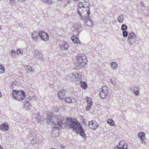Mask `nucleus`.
<instances>
[{
	"label": "nucleus",
	"mask_w": 149,
	"mask_h": 149,
	"mask_svg": "<svg viewBox=\"0 0 149 149\" xmlns=\"http://www.w3.org/2000/svg\"><path fill=\"white\" fill-rule=\"evenodd\" d=\"M66 102L68 103H71L75 101V100L74 98L72 97H67L65 100Z\"/></svg>",
	"instance_id": "13"
},
{
	"label": "nucleus",
	"mask_w": 149,
	"mask_h": 149,
	"mask_svg": "<svg viewBox=\"0 0 149 149\" xmlns=\"http://www.w3.org/2000/svg\"><path fill=\"white\" fill-rule=\"evenodd\" d=\"M5 71L4 67L1 65H0V74L3 73Z\"/></svg>",
	"instance_id": "22"
},
{
	"label": "nucleus",
	"mask_w": 149,
	"mask_h": 149,
	"mask_svg": "<svg viewBox=\"0 0 149 149\" xmlns=\"http://www.w3.org/2000/svg\"><path fill=\"white\" fill-rule=\"evenodd\" d=\"M12 53H13V52H14V54H15V51H11Z\"/></svg>",
	"instance_id": "35"
},
{
	"label": "nucleus",
	"mask_w": 149,
	"mask_h": 149,
	"mask_svg": "<svg viewBox=\"0 0 149 149\" xmlns=\"http://www.w3.org/2000/svg\"><path fill=\"white\" fill-rule=\"evenodd\" d=\"M12 94L13 97L19 101L24 100L26 95L25 92L22 90H13Z\"/></svg>",
	"instance_id": "4"
},
{
	"label": "nucleus",
	"mask_w": 149,
	"mask_h": 149,
	"mask_svg": "<svg viewBox=\"0 0 149 149\" xmlns=\"http://www.w3.org/2000/svg\"><path fill=\"white\" fill-rule=\"evenodd\" d=\"M57 0L58 1H61L62 0Z\"/></svg>",
	"instance_id": "39"
},
{
	"label": "nucleus",
	"mask_w": 149,
	"mask_h": 149,
	"mask_svg": "<svg viewBox=\"0 0 149 149\" xmlns=\"http://www.w3.org/2000/svg\"><path fill=\"white\" fill-rule=\"evenodd\" d=\"M81 118H82V122H83L84 123H86V122L85 119H84L82 117H81Z\"/></svg>",
	"instance_id": "31"
},
{
	"label": "nucleus",
	"mask_w": 149,
	"mask_h": 149,
	"mask_svg": "<svg viewBox=\"0 0 149 149\" xmlns=\"http://www.w3.org/2000/svg\"><path fill=\"white\" fill-rule=\"evenodd\" d=\"M71 39L73 42L75 44H79L81 43L78 38L75 36H73L72 37Z\"/></svg>",
	"instance_id": "11"
},
{
	"label": "nucleus",
	"mask_w": 149,
	"mask_h": 149,
	"mask_svg": "<svg viewBox=\"0 0 149 149\" xmlns=\"http://www.w3.org/2000/svg\"><path fill=\"white\" fill-rule=\"evenodd\" d=\"M61 47L64 49H67L68 48V46L67 44L64 42Z\"/></svg>",
	"instance_id": "20"
},
{
	"label": "nucleus",
	"mask_w": 149,
	"mask_h": 149,
	"mask_svg": "<svg viewBox=\"0 0 149 149\" xmlns=\"http://www.w3.org/2000/svg\"><path fill=\"white\" fill-rule=\"evenodd\" d=\"M111 67L113 69H116L117 67V65L116 62H112L111 63Z\"/></svg>",
	"instance_id": "21"
},
{
	"label": "nucleus",
	"mask_w": 149,
	"mask_h": 149,
	"mask_svg": "<svg viewBox=\"0 0 149 149\" xmlns=\"http://www.w3.org/2000/svg\"><path fill=\"white\" fill-rule=\"evenodd\" d=\"M0 129L3 131H6L8 130L9 127L8 124L3 123L1 125Z\"/></svg>",
	"instance_id": "10"
},
{
	"label": "nucleus",
	"mask_w": 149,
	"mask_h": 149,
	"mask_svg": "<svg viewBox=\"0 0 149 149\" xmlns=\"http://www.w3.org/2000/svg\"><path fill=\"white\" fill-rule=\"evenodd\" d=\"M81 86L84 89H86L87 88V85L86 82L85 81L81 82Z\"/></svg>",
	"instance_id": "15"
},
{
	"label": "nucleus",
	"mask_w": 149,
	"mask_h": 149,
	"mask_svg": "<svg viewBox=\"0 0 149 149\" xmlns=\"http://www.w3.org/2000/svg\"><path fill=\"white\" fill-rule=\"evenodd\" d=\"M85 4L80 2L78 6L77 13L82 19L89 17L91 12L89 6L85 7Z\"/></svg>",
	"instance_id": "2"
},
{
	"label": "nucleus",
	"mask_w": 149,
	"mask_h": 149,
	"mask_svg": "<svg viewBox=\"0 0 149 149\" xmlns=\"http://www.w3.org/2000/svg\"><path fill=\"white\" fill-rule=\"evenodd\" d=\"M58 96L60 99L63 100L65 97V91L61 90L58 93Z\"/></svg>",
	"instance_id": "9"
},
{
	"label": "nucleus",
	"mask_w": 149,
	"mask_h": 149,
	"mask_svg": "<svg viewBox=\"0 0 149 149\" xmlns=\"http://www.w3.org/2000/svg\"><path fill=\"white\" fill-rule=\"evenodd\" d=\"M39 36L41 39L44 41H47L49 39V36L48 34L43 31H39Z\"/></svg>",
	"instance_id": "7"
},
{
	"label": "nucleus",
	"mask_w": 149,
	"mask_h": 149,
	"mask_svg": "<svg viewBox=\"0 0 149 149\" xmlns=\"http://www.w3.org/2000/svg\"><path fill=\"white\" fill-rule=\"evenodd\" d=\"M0 149H3L2 147L1 146H0Z\"/></svg>",
	"instance_id": "37"
},
{
	"label": "nucleus",
	"mask_w": 149,
	"mask_h": 149,
	"mask_svg": "<svg viewBox=\"0 0 149 149\" xmlns=\"http://www.w3.org/2000/svg\"><path fill=\"white\" fill-rule=\"evenodd\" d=\"M145 134L143 132H141L139 134V136L140 138V139L142 142H143L145 139Z\"/></svg>",
	"instance_id": "12"
},
{
	"label": "nucleus",
	"mask_w": 149,
	"mask_h": 149,
	"mask_svg": "<svg viewBox=\"0 0 149 149\" xmlns=\"http://www.w3.org/2000/svg\"><path fill=\"white\" fill-rule=\"evenodd\" d=\"M74 1H78V0H73Z\"/></svg>",
	"instance_id": "38"
},
{
	"label": "nucleus",
	"mask_w": 149,
	"mask_h": 149,
	"mask_svg": "<svg viewBox=\"0 0 149 149\" xmlns=\"http://www.w3.org/2000/svg\"><path fill=\"white\" fill-rule=\"evenodd\" d=\"M19 0V1H20V2L24 1H25V0Z\"/></svg>",
	"instance_id": "34"
},
{
	"label": "nucleus",
	"mask_w": 149,
	"mask_h": 149,
	"mask_svg": "<svg viewBox=\"0 0 149 149\" xmlns=\"http://www.w3.org/2000/svg\"><path fill=\"white\" fill-rule=\"evenodd\" d=\"M107 123L110 125L112 126H115V124L113 120L111 119H109L107 120Z\"/></svg>",
	"instance_id": "17"
},
{
	"label": "nucleus",
	"mask_w": 149,
	"mask_h": 149,
	"mask_svg": "<svg viewBox=\"0 0 149 149\" xmlns=\"http://www.w3.org/2000/svg\"><path fill=\"white\" fill-rule=\"evenodd\" d=\"M135 35L133 33H130L128 36V41L131 42V40L134 38Z\"/></svg>",
	"instance_id": "14"
},
{
	"label": "nucleus",
	"mask_w": 149,
	"mask_h": 149,
	"mask_svg": "<svg viewBox=\"0 0 149 149\" xmlns=\"http://www.w3.org/2000/svg\"><path fill=\"white\" fill-rule=\"evenodd\" d=\"M139 91H134V93L136 94V95H137L139 94Z\"/></svg>",
	"instance_id": "30"
},
{
	"label": "nucleus",
	"mask_w": 149,
	"mask_h": 149,
	"mask_svg": "<svg viewBox=\"0 0 149 149\" xmlns=\"http://www.w3.org/2000/svg\"><path fill=\"white\" fill-rule=\"evenodd\" d=\"M123 36L124 37H127L128 35L127 32L125 31H123Z\"/></svg>",
	"instance_id": "26"
},
{
	"label": "nucleus",
	"mask_w": 149,
	"mask_h": 149,
	"mask_svg": "<svg viewBox=\"0 0 149 149\" xmlns=\"http://www.w3.org/2000/svg\"><path fill=\"white\" fill-rule=\"evenodd\" d=\"M1 29V26H0V29Z\"/></svg>",
	"instance_id": "40"
},
{
	"label": "nucleus",
	"mask_w": 149,
	"mask_h": 149,
	"mask_svg": "<svg viewBox=\"0 0 149 149\" xmlns=\"http://www.w3.org/2000/svg\"><path fill=\"white\" fill-rule=\"evenodd\" d=\"M75 79L77 81H81V77L78 74H77L75 75Z\"/></svg>",
	"instance_id": "18"
},
{
	"label": "nucleus",
	"mask_w": 149,
	"mask_h": 149,
	"mask_svg": "<svg viewBox=\"0 0 149 149\" xmlns=\"http://www.w3.org/2000/svg\"><path fill=\"white\" fill-rule=\"evenodd\" d=\"M1 93L0 92V97L1 96Z\"/></svg>",
	"instance_id": "36"
},
{
	"label": "nucleus",
	"mask_w": 149,
	"mask_h": 149,
	"mask_svg": "<svg viewBox=\"0 0 149 149\" xmlns=\"http://www.w3.org/2000/svg\"><path fill=\"white\" fill-rule=\"evenodd\" d=\"M52 116H49V118H47V122H51V120H52Z\"/></svg>",
	"instance_id": "28"
},
{
	"label": "nucleus",
	"mask_w": 149,
	"mask_h": 149,
	"mask_svg": "<svg viewBox=\"0 0 149 149\" xmlns=\"http://www.w3.org/2000/svg\"><path fill=\"white\" fill-rule=\"evenodd\" d=\"M100 96L101 98L104 99L105 98L108 93L107 88L106 86H103L100 89Z\"/></svg>",
	"instance_id": "5"
},
{
	"label": "nucleus",
	"mask_w": 149,
	"mask_h": 149,
	"mask_svg": "<svg viewBox=\"0 0 149 149\" xmlns=\"http://www.w3.org/2000/svg\"><path fill=\"white\" fill-rule=\"evenodd\" d=\"M53 120L52 126L55 128L59 130L63 125H65V124L66 126L73 129L77 133L80 134L82 137H84L86 136L82 125L75 118L70 117L64 119L62 116H58L53 118Z\"/></svg>",
	"instance_id": "1"
},
{
	"label": "nucleus",
	"mask_w": 149,
	"mask_h": 149,
	"mask_svg": "<svg viewBox=\"0 0 149 149\" xmlns=\"http://www.w3.org/2000/svg\"><path fill=\"white\" fill-rule=\"evenodd\" d=\"M38 33L36 31L33 32L32 35V37L33 40H36L38 36Z\"/></svg>",
	"instance_id": "16"
},
{
	"label": "nucleus",
	"mask_w": 149,
	"mask_h": 149,
	"mask_svg": "<svg viewBox=\"0 0 149 149\" xmlns=\"http://www.w3.org/2000/svg\"><path fill=\"white\" fill-rule=\"evenodd\" d=\"M10 3H13L15 1V0H10Z\"/></svg>",
	"instance_id": "32"
},
{
	"label": "nucleus",
	"mask_w": 149,
	"mask_h": 149,
	"mask_svg": "<svg viewBox=\"0 0 149 149\" xmlns=\"http://www.w3.org/2000/svg\"><path fill=\"white\" fill-rule=\"evenodd\" d=\"M118 21L120 23H122L123 20V18L122 16H119L118 18Z\"/></svg>",
	"instance_id": "23"
},
{
	"label": "nucleus",
	"mask_w": 149,
	"mask_h": 149,
	"mask_svg": "<svg viewBox=\"0 0 149 149\" xmlns=\"http://www.w3.org/2000/svg\"><path fill=\"white\" fill-rule=\"evenodd\" d=\"M114 149H127V145L124 141H120L117 146Z\"/></svg>",
	"instance_id": "6"
},
{
	"label": "nucleus",
	"mask_w": 149,
	"mask_h": 149,
	"mask_svg": "<svg viewBox=\"0 0 149 149\" xmlns=\"http://www.w3.org/2000/svg\"><path fill=\"white\" fill-rule=\"evenodd\" d=\"M88 125L90 128L93 130L96 129L98 127V126L97 123L93 120H92L89 122Z\"/></svg>",
	"instance_id": "8"
},
{
	"label": "nucleus",
	"mask_w": 149,
	"mask_h": 149,
	"mask_svg": "<svg viewBox=\"0 0 149 149\" xmlns=\"http://www.w3.org/2000/svg\"><path fill=\"white\" fill-rule=\"evenodd\" d=\"M87 62L86 57L84 54H79L77 56L75 63L79 68L84 67L86 64Z\"/></svg>",
	"instance_id": "3"
},
{
	"label": "nucleus",
	"mask_w": 149,
	"mask_h": 149,
	"mask_svg": "<svg viewBox=\"0 0 149 149\" xmlns=\"http://www.w3.org/2000/svg\"><path fill=\"white\" fill-rule=\"evenodd\" d=\"M17 54H20L21 53V51L20 49H18L17 51Z\"/></svg>",
	"instance_id": "29"
},
{
	"label": "nucleus",
	"mask_w": 149,
	"mask_h": 149,
	"mask_svg": "<svg viewBox=\"0 0 149 149\" xmlns=\"http://www.w3.org/2000/svg\"><path fill=\"white\" fill-rule=\"evenodd\" d=\"M44 2L48 4H51L52 3V1L51 0H42Z\"/></svg>",
	"instance_id": "25"
},
{
	"label": "nucleus",
	"mask_w": 149,
	"mask_h": 149,
	"mask_svg": "<svg viewBox=\"0 0 149 149\" xmlns=\"http://www.w3.org/2000/svg\"><path fill=\"white\" fill-rule=\"evenodd\" d=\"M86 100L88 103V104H89L90 105H92V101L91 98L88 97H87Z\"/></svg>",
	"instance_id": "19"
},
{
	"label": "nucleus",
	"mask_w": 149,
	"mask_h": 149,
	"mask_svg": "<svg viewBox=\"0 0 149 149\" xmlns=\"http://www.w3.org/2000/svg\"><path fill=\"white\" fill-rule=\"evenodd\" d=\"M92 105H90L89 104H88L86 108V111H88L89 109H90L91 107V106Z\"/></svg>",
	"instance_id": "27"
},
{
	"label": "nucleus",
	"mask_w": 149,
	"mask_h": 149,
	"mask_svg": "<svg viewBox=\"0 0 149 149\" xmlns=\"http://www.w3.org/2000/svg\"><path fill=\"white\" fill-rule=\"evenodd\" d=\"M36 53H38V54L40 55V52H38L37 51H36Z\"/></svg>",
	"instance_id": "33"
},
{
	"label": "nucleus",
	"mask_w": 149,
	"mask_h": 149,
	"mask_svg": "<svg viewBox=\"0 0 149 149\" xmlns=\"http://www.w3.org/2000/svg\"><path fill=\"white\" fill-rule=\"evenodd\" d=\"M122 30L125 31L127 29V26L125 24H123L122 25L121 28Z\"/></svg>",
	"instance_id": "24"
}]
</instances>
